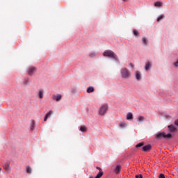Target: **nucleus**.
Instances as JSON below:
<instances>
[{
  "label": "nucleus",
  "mask_w": 178,
  "mask_h": 178,
  "mask_svg": "<svg viewBox=\"0 0 178 178\" xmlns=\"http://www.w3.org/2000/svg\"><path fill=\"white\" fill-rule=\"evenodd\" d=\"M79 130L81 133H86L87 131V127L86 125L81 126Z\"/></svg>",
  "instance_id": "19"
},
{
  "label": "nucleus",
  "mask_w": 178,
  "mask_h": 178,
  "mask_svg": "<svg viewBox=\"0 0 178 178\" xmlns=\"http://www.w3.org/2000/svg\"><path fill=\"white\" fill-rule=\"evenodd\" d=\"M34 126H35V122L32 120L31 124V131H33L34 130Z\"/></svg>",
  "instance_id": "25"
},
{
  "label": "nucleus",
  "mask_w": 178,
  "mask_h": 178,
  "mask_svg": "<svg viewBox=\"0 0 178 178\" xmlns=\"http://www.w3.org/2000/svg\"><path fill=\"white\" fill-rule=\"evenodd\" d=\"M95 55H97V53H95V51H92L89 54L90 58H94V56H95Z\"/></svg>",
  "instance_id": "27"
},
{
  "label": "nucleus",
  "mask_w": 178,
  "mask_h": 178,
  "mask_svg": "<svg viewBox=\"0 0 178 178\" xmlns=\"http://www.w3.org/2000/svg\"><path fill=\"white\" fill-rule=\"evenodd\" d=\"M100 176H101V174H97L95 178H101ZM89 178H94V177L90 176Z\"/></svg>",
  "instance_id": "29"
},
{
  "label": "nucleus",
  "mask_w": 178,
  "mask_h": 178,
  "mask_svg": "<svg viewBox=\"0 0 178 178\" xmlns=\"http://www.w3.org/2000/svg\"><path fill=\"white\" fill-rule=\"evenodd\" d=\"M142 42L143 45H148L149 44L148 39L146 37L142 38Z\"/></svg>",
  "instance_id": "17"
},
{
  "label": "nucleus",
  "mask_w": 178,
  "mask_h": 178,
  "mask_svg": "<svg viewBox=\"0 0 178 178\" xmlns=\"http://www.w3.org/2000/svg\"><path fill=\"white\" fill-rule=\"evenodd\" d=\"M130 66L132 69L134 67V65H133V63H130Z\"/></svg>",
  "instance_id": "35"
},
{
  "label": "nucleus",
  "mask_w": 178,
  "mask_h": 178,
  "mask_svg": "<svg viewBox=\"0 0 178 178\" xmlns=\"http://www.w3.org/2000/svg\"><path fill=\"white\" fill-rule=\"evenodd\" d=\"M135 178H143V175H141V174L136 175L135 176Z\"/></svg>",
  "instance_id": "32"
},
{
  "label": "nucleus",
  "mask_w": 178,
  "mask_h": 178,
  "mask_svg": "<svg viewBox=\"0 0 178 178\" xmlns=\"http://www.w3.org/2000/svg\"><path fill=\"white\" fill-rule=\"evenodd\" d=\"M138 122H144V117L143 116H139L138 118Z\"/></svg>",
  "instance_id": "28"
},
{
  "label": "nucleus",
  "mask_w": 178,
  "mask_h": 178,
  "mask_svg": "<svg viewBox=\"0 0 178 178\" xmlns=\"http://www.w3.org/2000/svg\"><path fill=\"white\" fill-rule=\"evenodd\" d=\"M120 169H122V165H120V164L117 165L114 170L115 173H116L117 175L118 173H120Z\"/></svg>",
  "instance_id": "12"
},
{
  "label": "nucleus",
  "mask_w": 178,
  "mask_h": 178,
  "mask_svg": "<svg viewBox=\"0 0 178 178\" xmlns=\"http://www.w3.org/2000/svg\"><path fill=\"white\" fill-rule=\"evenodd\" d=\"M172 137H173V135H172V133L166 134L164 131L159 132L156 135V138L157 140H161L162 138H164V140H170L171 138H172Z\"/></svg>",
  "instance_id": "2"
},
{
  "label": "nucleus",
  "mask_w": 178,
  "mask_h": 178,
  "mask_svg": "<svg viewBox=\"0 0 178 178\" xmlns=\"http://www.w3.org/2000/svg\"><path fill=\"white\" fill-rule=\"evenodd\" d=\"M134 116L132 113H128L127 115V120H133Z\"/></svg>",
  "instance_id": "15"
},
{
  "label": "nucleus",
  "mask_w": 178,
  "mask_h": 178,
  "mask_svg": "<svg viewBox=\"0 0 178 178\" xmlns=\"http://www.w3.org/2000/svg\"><path fill=\"white\" fill-rule=\"evenodd\" d=\"M52 115V111H50L49 112H47L45 115H44V122H47V120H48V118Z\"/></svg>",
  "instance_id": "11"
},
{
  "label": "nucleus",
  "mask_w": 178,
  "mask_h": 178,
  "mask_svg": "<svg viewBox=\"0 0 178 178\" xmlns=\"http://www.w3.org/2000/svg\"><path fill=\"white\" fill-rule=\"evenodd\" d=\"M159 178H165V174L160 173L159 175Z\"/></svg>",
  "instance_id": "30"
},
{
  "label": "nucleus",
  "mask_w": 178,
  "mask_h": 178,
  "mask_svg": "<svg viewBox=\"0 0 178 178\" xmlns=\"http://www.w3.org/2000/svg\"><path fill=\"white\" fill-rule=\"evenodd\" d=\"M103 56H104L107 58H111L112 59H114V60L116 62V63L120 64V60L119 59V57L112 50H106L105 51H104Z\"/></svg>",
  "instance_id": "1"
},
{
  "label": "nucleus",
  "mask_w": 178,
  "mask_h": 178,
  "mask_svg": "<svg viewBox=\"0 0 178 178\" xmlns=\"http://www.w3.org/2000/svg\"><path fill=\"white\" fill-rule=\"evenodd\" d=\"M96 169L99 170V172L97 173V175L100 174V178H102V176H104V171H102V168L100 167H96Z\"/></svg>",
  "instance_id": "16"
},
{
  "label": "nucleus",
  "mask_w": 178,
  "mask_h": 178,
  "mask_svg": "<svg viewBox=\"0 0 178 178\" xmlns=\"http://www.w3.org/2000/svg\"><path fill=\"white\" fill-rule=\"evenodd\" d=\"M3 170L7 171L8 172H10V163L9 161H6L3 165Z\"/></svg>",
  "instance_id": "6"
},
{
  "label": "nucleus",
  "mask_w": 178,
  "mask_h": 178,
  "mask_svg": "<svg viewBox=\"0 0 178 178\" xmlns=\"http://www.w3.org/2000/svg\"><path fill=\"white\" fill-rule=\"evenodd\" d=\"M152 67V63L149 61H147L145 65V70L146 72H148V70H149V69H151Z\"/></svg>",
  "instance_id": "8"
},
{
  "label": "nucleus",
  "mask_w": 178,
  "mask_h": 178,
  "mask_svg": "<svg viewBox=\"0 0 178 178\" xmlns=\"http://www.w3.org/2000/svg\"><path fill=\"white\" fill-rule=\"evenodd\" d=\"M124 2H127V0H122Z\"/></svg>",
  "instance_id": "36"
},
{
  "label": "nucleus",
  "mask_w": 178,
  "mask_h": 178,
  "mask_svg": "<svg viewBox=\"0 0 178 178\" xmlns=\"http://www.w3.org/2000/svg\"><path fill=\"white\" fill-rule=\"evenodd\" d=\"M175 67H178V59L174 63Z\"/></svg>",
  "instance_id": "33"
},
{
  "label": "nucleus",
  "mask_w": 178,
  "mask_h": 178,
  "mask_svg": "<svg viewBox=\"0 0 178 178\" xmlns=\"http://www.w3.org/2000/svg\"><path fill=\"white\" fill-rule=\"evenodd\" d=\"M94 91H95L94 87L89 86L87 88L86 92H88V94H91V92H94Z\"/></svg>",
  "instance_id": "13"
},
{
  "label": "nucleus",
  "mask_w": 178,
  "mask_h": 178,
  "mask_svg": "<svg viewBox=\"0 0 178 178\" xmlns=\"http://www.w3.org/2000/svg\"><path fill=\"white\" fill-rule=\"evenodd\" d=\"M120 74L122 79H130V77H131V72H130V70L126 67L120 70Z\"/></svg>",
  "instance_id": "3"
},
{
  "label": "nucleus",
  "mask_w": 178,
  "mask_h": 178,
  "mask_svg": "<svg viewBox=\"0 0 178 178\" xmlns=\"http://www.w3.org/2000/svg\"><path fill=\"white\" fill-rule=\"evenodd\" d=\"M125 124H124V123H120V127H125Z\"/></svg>",
  "instance_id": "34"
},
{
  "label": "nucleus",
  "mask_w": 178,
  "mask_h": 178,
  "mask_svg": "<svg viewBox=\"0 0 178 178\" xmlns=\"http://www.w3.org/2000/svg\"><path fill=\"white\" fill-rule=\"evenodd\" d=\"M141 149L143 151V152H149V151L152 149V145L151 144H147L145 145H143Z\"/></svg>",
  "instance_id": "5"
},
{
  "label": "nucleus",
  "mask_w": 178,
  "mask_h": 178,
  "mask_svg": "<svg viewBox=\"0 0 178 178\" xmlns=\"http://www.w3.org/2000/svg\"><path fill=\"white\" fill-rule=\"evenodd\" d=\"M165 19V15L161 14L160 16L157 17V22H161V20H163Z\"/></svg>",
  "instance_id": "23"
},
{
  "label": "nucleus",
  "mask_w": 178,
  "mask_h": 178,
  "mask_svg": "<svg viewBox=\"0 0 178 178\" xmlns=\"http://www.w3.org/2000/svg\"><path fill=\"white\" fill-rule=\"evenodd\" d=\"M135 78L136 79L137 81H141L143 76H141V72H140V71H136Z\"/></svg>",
  "instance_id": "7"
},
{
  "label": "nucleus",
  "mask_w": 178,
  "mask_h": 178,
  "mask_svg": "<svg viewBox=\"0 0 178 178\" xmlns=\"http://www.w3.org/2000/svg\"><path fill=\"white\" fill-rule=\"evenodd\" d=\"M31 172H32L31 167L27 166L26 167V173H29V175H31Z\"/></svg>",
  "instance_id": "26"
},
{
  "label": "nucleus",
  "mask_w": 178,
  "mask_h": 178,
  "mask_svg": "<svg viewBox=\"0 0 178 178\" xmlns=\"http://www.w3.org/2000/svg\"><path fill=\"white\" fill-rule=\"evenodd\" d=\"M133 34L135 35V37H140V32L137 31V29H134L133 30Z\"/></svg>",
  "instance_id": "21"
},
{
  "label": "nucleus",
  "mask_w": 178,
  "mask_h": 178,
  "mask_svg": "<svg viewBox=\"0 0 178 178\" xmlns=\"http://www.w3.org/2000/svg\"><path fill=\"white\" fill-rule=\"evenodd\" d=\"M154 6L156 8H162V2H161V1L154 2Z\"/></svg>",
  "instance_id": "20"
},
{
  "label": "nucleus",
  "mask_w": 178,
  "mask_h": 178,
  "mask_svg": "<svg viewBox=\"0 0 178 178\" xmlns=\"http://www.w3.org/2000/svg\"><path fill=\"white\" fill-rule=\"evenodd\" d=\"M35 70V67H30L29 69H28V74H29V76H32Z\"/></svg>",
  "instance_id": "14"
},
{
  "label": "nucleus",
  "mask_w": 178,
  "mask_h": 178,
  "mask_svg": "<svg viewBox=\"0 0 178 178\" xmlns=\"http://www.w3.org/2000/svg\"><path fill=\"white\" fill-rule=\"evenodd\" d=\"M174 124H175V126H176V127H178V119L175 120Z\"/></svg>",
  "instance_id": "31"
},
{
  "label": "nucleus",
  "mask_w": 178,
  "mask_h": 178,
  "mask_svg": "<svg viewBox=\"0 0 178 178\" xmlns=\"http://www.w3.org/2000/svg\"><path fill=\"white\" fill-rule=\"evenodd\" d=\"M143 147H144V142H140L138 144L136 145L135 147L136 148H143Z\"/></svg>",
  "instance_id": "22"
},
{
  "label": "nucleus",
  "mask_w": 178,
  "mask_h": 178,
  "mask_svg": "<svg viewBox=\"0 0 178 178\" xmlns=\"http://www.w3.org/2000/svg\"><path fill=\"white\" fill-rule=\"evenodd\" d=\"M168 130H170V131H171V133H175V131H176V130H177V128H176V127H175V125H173V124L168 125Z\"/></svg>",
  "instance_id": "10"
},
{
  "label": "nucleus",
  "mask_w": 178,
  "mask_h": 178,
  "mask_svg": "<svg viewBox=\"0 0 178 178\" xmlns=\"http://www.w3.org/2000/svg\"><path fill=\"white\" fill-rule=\"evenodd\" d=\"M2 170V168H0V172Z\"/></svg>",
  "instance_id": "37"
},
{
  "label": "nucleus",
  "mask_w": 178,
  "mask_h": 178,
  "mask_svg": "<svg viewBox=\"0 0 178 178\" xmlns=\"http://www.w3.org/2000/svg\"><path fill=\"white\" fill-rule=\"evenodd\" d=\"M38 96L40 99H42V98H44V92L42 90H39Z\"/></svg>",
  "instance_id": "24"
},
{
  "label": "nucleus",
  "mask_w": 178,
  "mask_h": 178,
  "mask_svg": "<svg viewBox=\"0 0 178 178\" xmlns=\"http://www.w3.org/2000/svg\"><path fill=\"white\" fill-rule=\"evenodd\" d=\"M23 83L24 86H29L30 84V81H29V76H26L24 79Z\"/></svg>",
  "instance_id": "18"
},
{
  "label": "nucleus",
  "mask_w": 178,
  "mask_h": 178,
  "mask_svg": "<svg viewBox=\"0 0 178 178\" xmlns=\"http://www.w3.org/2000/svg\"><path fill=\"white\" fill-rule=\"evenodd\" d=\"M52 99H54V101H56V102H59L62 99V95H54L52 96Z\"/></svg>",
  "instance_id": "9"
},
{
  "label": "nucleus",
  "mask_w": 178,
  "mask_h": 178,
  "mask_svg": "<svg viewBox=\"0 0 178 178\" xmlns=\"http://www.w3.org/2000/svg\"><path fill=\"white\" fill-rule=\"evenodd\" d=\"M108 112V104H104L100 107L99 113L101 116H104Z\"/></svg>",
  "instance_id": "4"
}]
</instances>
